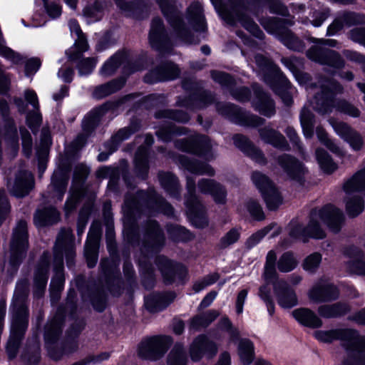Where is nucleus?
Here are the masks:
<instances>
[{"label":"nucleus","instance_id":"1a4fd4ad","mask_svg":"<svg viewBox=\"0 0 365 365\" xmlns=\"http://www.w3.org/2000/svg\"><path fill=\"white\" fill-rule=\"evenodd\" d=\"M170 344V336L153 337L140 344L138 354L144 359L155 360L165 352Z\"/></svg>","mask_w":365,"mask_h":365},{"label":"nucleus","instance_id":"9d476101","mask_svg":"<svg viewBox=\"0 0 365 365\" xmlns=\"http://www.w3.org/2000/svg\"><path fill=\"white\" fill-rule=\"evenodd\" d=\"M34 185L32 174L25 170H20L14 180L8 182V187L12 195L18 197L26 195Z\"/></svg>","mask_w":365,"mask_h":365},{"label":"nucleus","instance_id":"a211bd4d","mask_svg":"<svg viewBox=\"0 0 365 365\" xmlns=\"http://www.w3.org/2000/svg\"><path fill=\"white\" fill-rule=\"evenodd\" d=\"M335 132L347 141L351 147L355 150H359L362 146L361 137L346 123L341 122H331Z\"/></svg>","mask_w":365,"mask_h":365},{"label":"nucleus","instance_id":"2eb2a0df","mask_svg":"<svg viewBox=\"0 0 365 365\" xmlns=\"http://www.w3.org/2000/svg\"><path fill=\"white\" fill-rule=\"evenodd\" d=\"M101 235V230L98 225H92L85 245V256L87 259L89 267H93L97 261V250L98 241Z\"/></svg>","mask_w":365,"mask_h":365},{"label":"nucleus","instance_id":"603ef678","mask_svg":"<svg viewBox=\"0 0 365 365\" xmlns=\"http://www.w3.org/2000/svg\"><path fill=\"white\" fill-rule=\"evenodd\" d=\"M322 261L320 254L315 252L307 257L303 263L304 269L309 272H314L318 268Z\"/></svg>","mask_w":365,"mask_h":365},{"label":"nucleus","instance_id":"8fccbe9b","mask_svg":"<svg viewBox=\"0 0 365 365\" xmlns=\"http://www.w3.org/2000/svg\"><path fill=\"white\" fill-rule=\"evenodd\" d=\"M61 331V322L58 320L54 319L51 321L46 327L45 331V341L46 343L55 339L59 334Z\"/></svg>","mask_w":365,"mask_h":365},{"label":"nucleus","instance_id":"49530a36","mask_svg":"<svg viewBox=\"0 0 365 365\" xmlns=\"http://www.w3.org/2000/svg\"><path fill=\"white\" fill-rule=\"evenodd\" d=\"M297 264V261L290 252L284 253L277 262V267L282 272H289L293 270Z\"/></svg>","mask_w":365,"mask_h":365},{"label":"nucleus","instance_id":"f03ea898","mask_svg":"<svg viewBox=\"0 0 365 365\" xmlns=\"http://www.w3.org/2000/svg\"><path fill=\"white\" fill-rule=\"evenodd\" d=\"M314 336L317 340L326 343L340 339L350 354H353V356L346 360L343 365H365V355L362 354L365 349V336H359L354 330H320L314 332Z\"/></svg>","mask_w":365,"mask_h":365},{"label":"nucleus","instance_id":"69168bd1","mask_svg":"<svg viewBox=\"0 0 365 365\" xmlns=\"http://www.w3.org/2000/svg\"><path fill=\"white\" fill-rule=\"evenodd\" d=\"M10 210V206L4 192H0V225Z\"/></svg>","mask_w":365,"mask_h":365},{"label":"nucleus","instance_id":"e2e57ef3","mask_svg":"<svg viewBox=\"0 0 365 365\" xmlns=\"http://www.w3.org/2000/svg\"><path fill=\"white\" fill-rule=\"evenodd\" d=\"M218 277H219L217 273H213L210 275H208L202 281L196 282L193 286V289L195 292H199L206 287L214 284L218 279Z\"/></svg>","mask_w":365,"mask_h":365},{"label":"nucleus","instance_id":"aec40b11","mask_svg":"<svg viewBox=\"0 0 365 365\" xmlns=\"http://www.w3.org/2000/svg\"><path fill=\"white\" fill-rule=\"evenodd\" d=\"M279 163L289 178L297 181L302 180L305 169L300 162L287 155H284L279 158Z\"/></svg>","mask_w":365,"mask_h":365},{"label":"nucleus","instance_id":"423d86ee","mask_svg":"<svg viewBox=\"0 0 365 365\" xmlns=\"http://www.w3.org/2000/svg\"><path fill=\"white\" fill-rule=\"evenodd\" d=\"M314 42L317 44L307 51L309 58L321 64H328L336 68L343 65V61L338 53L325 47L327 46H335L336 41L334 40L314 38Z\"/></svg>","mask_w":365,"mask_h":365},{"label":"nucleus","instance_id":"4c0bfd02","mask_svg":"<svg viewBox=\"0 0 365 365\" xmlns=\"http://www.w3.org/2000/svg\"><path fill=\"white\" fill-rule=\"evenodd\" d=\"M187 357L183 346L177 344L173 348L168 357V365H186Z\"/></svg>","mask_w":365,"mask_h":365},{"label":"nucleus","instance_id":"f3484780","mask_svg":"<svg viewBox=\"0 0 365 365\" xmlns=\"http://www.w3.org/2000/svg\"><path fill=\"white\" fill-rule=\"evenodd\" d=\"M72 240V230L69 228L62 230L58 234L54 247L55 262L59 264L55 268L57 274L61 273L63 267V250L70 246Z\"/></svg>","mask_w":365,"mask_h":365},{"label":"nucleus","instance_id":"13d9d810","mask_svg":"<svg viewBox=\"0 0 365 365\" xmlns=\"http://www.w3.org/2000/svg\"><path fill=\"white\" fill-rule=\"evenodd\" d=\"M317 135L319 140L324 143L331 151L338 154L341 153L340 148L331 140L327 138V133L322 128L317 129Z\"/></svg>","mask_w":365,"mask_h":365},{"label":"nucleus","instance_id":"4be33fe9","mask_svg":"<svg viewBox=\"0 0 365 365\" xmlns=\"http://www.w3.org/2000/svg\"><path fill=\"white\" fill-rule=\"evenodd\" d=\"M158 2L162 11L166 16L171 25L178 31L179 36L186 42L191 43L192 41L187 37V31L184 28L181 19L176 14H174L173 16H169L168 12L170 10V12H172L173 10L170 0H158Z\"/></svg>","mask_w":365,"mask_h":365},{"label":"nucleus","instance_id":"052dcab7","mask_svg":"<svg viewBox=\"0 0 365 365\" xmlns=\"http://www.w3.org/2000/svg\"><path fill=\"white\" fill-rule=\"evenodd\" d=\"M263 27L269 33L281 34L282 21L276 19L263 20L261 22Z\"/></svg>","mask_w":365,"mask_h":365},{"label":"nucleus","instance_id":"72a5a7b5","mask_svg":"<svg viewBox=\"0 0 365 365\" xmlns=\"http://www.w3.org/2000/svg\"><path fill=\"white\" fill-rule=\"evenodd\" d=\"M274 229L271 237H274L280 233V229L275 224H272L251 235L246 242V246L248 248H252L257 245L262 238L272 230Z\"/></svg>","mask_w":365,"mask_h":365},{"label":"nucleus","instance_id":"a19ab883","mask_svg":"<svg viewBox=\"0 0 365 365\" xmlns=\"http://www.w3.org/2000/svg\"><path fill=\"white\" fill-rule=\"evenodd\" d=\"M300 122L305 138H311L313 135L314 115L307 108L302 110Z\"/></svg>","mask_w":365,"mask_h":365},{"label":"nucleus","instance_id":"5701e85b","mask_svg":"<svg viewBox=\"0 0 365 365\" xmlns=\"http://www.w3.org/2000/svg\"><path fill=\"white\" fill-rule=\"evenodd\" d=\"M48 255L44 253L36 267L34 274V284L35 287L38 289L36 294L41 295L44 288L46 287L48 279Z\"/></svg>","mask_w":365,"mask_h":365},{"label":"nucleus","instance_id":"bb28decb","mask_svg":"<svg viewBox=\"0 0 365 365\" xmlns=\"http://www.w3.org/2000/svg\"><path fill=\"white\" fill-rule=\"evenodd\" d=\"M259 135L265 143L271 144L277 148L286 150L288 148V144L283 135L269 127L259 130Z\"/></svg>","mask_w":365,"mask_h":365},{"label":"nucleus","instance_id":"338daca9","mask_svg":"<svg viewBox=\"0 0 365 365\" xmlns=\"http://www.w3.org/2000/svg\"><path fill=\"white\" fill-rule=\"evenodd\" d=\"M212 78L215 82L219 83L222 86H227L232 81V78L228 74L222 72L213 71L212 73Z\"/></svg>","mask_w":365,"mask_h":365},{"label":"nucleus","instance_id":"cd10ccee","mask_svg":"<svg viewBox=\"0 0 365 365\" xmlns=\"http://www.w3.org/2000/svg\"><path fill=\"white\" fill-rule=\"evenodd\" d=\"M26 100L34 107L35 111L34 113H29L26 116V120L30 128H33L38 126L41 120V115L38 112L39 105L38 97L34 91L26 90L24 93Z\"/></svg>","mask_w":365,"mask_h":365},{"label":"nucleus","instance_id":"3c124183","mask_svg":"<svg viewBox=\"0 0 365 365\" xmlns=\"http://www.w3.org/2000/svg\"><path fill=\"white\" fill-rule=\"evenodd\" d=\"M67 183L68 180L66 178L63 176L58 178L56 173L53 175L51 185L57 192L58 200L63 199V194L66 190Z\"/></svg>","mask_w":365,"mask_h":365},{"label":"nucleus","instance_id":"39448f33","mask_svg":"<svg viewBox=\"0 0 365 365\" xmlns=\"http://www.w3.org/2000/svg\"><path fill=\"white\" fill-rule=\"evenodd\" d=\"M345 192L346 209L347 213L355 217L364 210V202L359 193L365 192V168L356 172L343 185Z\"/></svg>","mask_w":365,"mask_h":365},{"label":"nucleus","instance_id":"412c9836","mask_svg":"<svg viewBox=\"0 0 365 365\" xmlns=\"http://www.w3.org/2000/svg\"><path fill=\"white\" fill-rule=\"evenodd\" d=\"M261 60H264V58L262 56H256L257 63L260 66H262V64L260 62ZM264 66H268L272 71L275 73L277 76H278L281 83L283 84L284 87V90L281 91L279 88H276L275 86H272L273 91L281 96L282 101L284 102L286 105H290L292 103V97L290 96V92L288 91V89L289 88V83L287 81L285 77H284L282 74L279 73L277 68H276V66L273 65V63L271 61L267 59H264Z\"/></svg>","mask_w":365,"mask_h":365},{"label":"nucleus","instance_id":"a878e982","mask_svg":"<svg viewBox=\"0 0 365 365\" xmlns=\"http://www.w3.org/2000/svg\"><path fill=\"white\" fill-rule=\"evenodd\" d=\"M178 146L187 152L204 155H207L212 148L210 140L205 136H197L192 141L186 142L185 145Z\"/></svg>","mask_w":365,"mask_h":365},{"label":"nucleus","instance_id":"6e6d98bb","mask_svg":"<svg viewBox=\"0 0 365 365\" xmlns=\"http://www.w3.org/2000/svg\"><path fill=\"white\" fill-rule=\"evenodd\" d=\"M101 110L102 109L93 110L88 114V115L84 118L83 121V128L84 130L88 131L91 128L96 126L99 120Z\"/></svg>","mask_w":365,"mask_h":365},{"label":"nucleus","instance_id":"bf43d9fd","mask_svg":"<svg viewBox=\"0 0 365 365\" xmlns=\"http://www.w3.org/2000/svg\"><path fill=\"white\" fill-rule=\"evenodd\" d=\"M247 209L250 214L257 220L264 219V213L262 207L256 201L250 200L247 203Z\"/></svg>","mask_w":365,"mask_h":365},{"label":"nucleus","instance_id":"0e129e2a","mask_svg":"<svg viewBox=\"0 0 365 365\" xmlns=\"http://www.w3.org/2000/svg\"><path fill=\"white\" fill-rule=\"evenodd\" d=\"M239 238V232L236 230H231L229 231L220 240V245L222 247H226L235 242Z\"/></svg>","mask_w":365,"mask_h":365},{"label":"nucleus","instance_id":"774afa93","mask_svg":"<svg viewBox=\"0 0 365 365\" xmlns=\"http://www.w3.org/2000/svg\"><path fill=\"white\" fill-rule=\"evenodd\" d=\"M44 6L47 14L51 18L55 19L61 14V6L59 4L55 2L48 3L47 1L44 4Z\"/></svg>","mask_w":365,"mask_h":365},{"label":"nucleus","instance_id":"58836bf2","mask_svg":"<svg viewBox=\"0 0 365 365\" xmlns=\"http://www.w3.org/2000/svg\"><path fill=\"white\" fill-rule=\"evenodd\" d=\"M316 158L321 169L327 173H331L336 170L337 166L331 159L330 156L323 150H316Z\"/></svg>","mask_w":365,"mask_h":365},{"label":"nucleus","instance_id":"ddd939ff","mask_svg":"<svg viewBox=\"0 0 365 365\" xmlns=\"http://www.w3.org/2000/svg\"><path fill=\"white\" fill-rule=\"evenodd\" d=\"M217 351L216 344L203 335L197 336L190 348V357L195 361H199L203 354H206L208 358H212L216 354Z\"/></svg>","mask_w":365,"mask_h":365},{"label":"nucleus","instance_id":"6e6552de","mask_svg":"<svg viewBox=\"0 0 365 365\" xmlns=\"http://www.w3.org/2000/svg\"><path fill=\"white\" fill-rule=\"evenodd\" d=\"M27 223L24 220L18 222L13 235L11 242L10 264L16 267L24 257L28 247L27 243Z\"/></svg>","mask_w":365,"mask_h":365},{"label":"nucleus","instance_id":"b1692460","mask_svg":"<svg viewBox=\"0 0 365 365\" xmlns=\"http://www.w3.org/2000/svg\"><path fill=\"white\" fill-rule=\"evenodd\" d=\"M292 315L299 324L308 327L317 328L322 324L316 314L307 308L296 309L292 312Z\"/></svg>","mask_w":365,"mask_h":365},{"label":"nucleus","instance_id":"393cba45","mask_svg":"<svg viewBox=\"0 0 365 365\" xmlns=\"http://www.w3.org/2000/svg\"><path fill=\"white\" fill-rule=\"evenodd\" d=\"M235 145L245 152L252 159L257 163L262 164L265 163V158L262 152L253 146L243 135H236L233 137Z\"/></svg>","mask_w":365,"mask_h":365},{"label":"nucleus","instance_id":"4468645a","mask_svg":"<svg viewBox=\"0 0 365 365\" xmlns=\"http://www.w3.org/2000/svg\"><path fill=\"white\" fill-rule=\"evenodd\" d=\"M274 290L277 302L284 309H289L297 304V298L295 292L284 280H279L274 283Z\"/></svg>","mask_w":365,"mask_h":365},{"label":"nucleus","instance_id":"4d7b16f0","mask_svg":"<svg viewBox=\"0 0 365 365\" xmlns=\"http://www.w3.org/2000/svg\"><path fill=\"white\" fill-rule=\"evenodd\" d=\"M135 167L142 173H145L148 170V163L146 158V149L140 147L136 153L135 158Z\"/></svg>","mask_w":365,"mask_h":365},{"label":"nucleus","instance_id":"de8ad7c7","mask_svg":"<svg viewBox=\"0 0 365 365\" xmlns=\"http://www.w3.org/2000/svg\"><path fill=\"white\" fill-rule=\"evenodd\" d=\"M282 41L290 49L301 51L304 48L302 42L289 31H285L282 36Z\"/></svg>","mask_w":365,"mask_h":365},{"label":"nucleus","instance_id":"79ce46f5","mask_svg":"<svg viewBox=\"0 0 365 365\" xmlns=\"http://www.w3.org/2000/svg\"><path fill=\"white\" fill-rule=\"evenodd\" d=\"M187 11L190 21L197 25L196 30L205 31V18L202 14L201 6L198 4H192L188 8Z\"/></svg>","mask_w":365,"mask_h":365},{"label":"nucleus","instance_id":"c03bdc74","mask_svg":"<svg viewBox=\"0 0 365 365\" xmlns=\"http://www.w3.org/2000/svg\"><path fill=\"white\" fill-rule=\"evenodd\" d=\"M123 56L116 53L110 58L102 66L100 73L103 76H109L112 75L122 63Z\"/></svg>","mask_w":365,"mask_h":365},{"label":"nucleus","instance_id":"5fc2aeb1","mask_svg":"<svg viewBox=\"0 0 365 365\" xmlns=\"http://www.w3.org/2000/svg\"><path fill=\"white\" fill-rule=\"evenodd\" d=\"M239 21L247 31H249L254 36L258 38L262 37V32L252 20L245 16H242L239 18Z\"/></svg>","mask_w":365,"mask_h":365},{"label":"nucleus","instance_id":"680f3d73","mask_svg":"<svg viewBox=\"0 0 365 365\" xmlns=\"http://www.w3.org/2000/svg\"><path fill=\"white\" fill-rule=\"evenodd\" d=\"M218 277H219L217 273H213L210 275H208L202 281L196 282L193 286V289L195 292H199L206 287L214 284L218 279Z\"/></svg>","mask_w":365,"mask_h":365},{"label":"nucleus","instance_id":"f8f14e48","mask_svg":"<svg viewBox=\"0 0 365 365\" xmlns=\"http://www.w3.org/2000/svg\"><path fill=\"white\" fill-rule=\"evenodd\" d=\"M68 26L71 34H76V39L73 46L66 51V55L69 60L75 61L78 60L82 53L88 49V44L76 20H70Z\"/></svg>","mask_w":365,"mask_h":365},{"label":"nucleus","instance_id":"7c9ffc66","mask_svg":"<svg viewBox=\"0 0 365 365\" xmlns=\"http://www.w3.org/2000/svg\"><path fill=\"white\" fill-rule=\"evenodd\" d=\"M59 213L53 207L38 210L34 216V223L37 227H43L58 220Z\"/></svg>","mask_w":365,"mask_h":365},{"label":"nucleus","instance_id":"09e8293b","mask_svg":"<svg viewBox=\"0 0 365 365\" xmlns=\"http://www.w3.org/2000/svg\"><path fill=\"white\" fill-rule=\"evenodd\" d=\"M103 6L96 2L93 6H86L83 9V15L88 19V23H92L101 19L102 16Z\"/></svg>","mask_w":365,"mask_h":365},{"label":"nucleus","instance_id":"20e7f679","mask_svg":"<svg viewBox=\"0 0 365 365\" xmlns=\"http://www.w3.org/2000/svg\"><path fill=\"white\" fill-rule=\"evenodd\" d=\"M28 325V312L26 305L16 301L12 307L11 335L6 345V352L10 359L17 353L20 341Z\"/></svg>","mask_w":365,"mask_h":365},{"label":"nucleus","instance_id":"9b49d317","mask_svg":"<svg viewBox=\"0 0 365 365\" xmlns=\"http://www.w3.org/2000/svg\"><path fill=\"white\" fill-rule=\"evenodd\" d=\"M338 294L336 287L324 280L317 282L308 292L309 299L314 303L335 299Z\"/></svg>","mask_w":365,"mask_h":365},{"label":"nucleus","instance_id":"c85d7f7f","mask_svg":"<svg viewBox=\"0 0 365 365\" xmlns=\"http://www.w3.org/2000/svg\"><path fill=\"white\" fill-rule=\"evenodd\" d=\"M347 255L353 258L348 263L349 271L356 274L365 275V262L362 259L361 251L356 247H351Z\"/></svg>","mask_w":365,"mask_h":365},{"label":"nucleus","instance_id":"f257e3e1","mask_svg":"<svg viewBox=\"0 0 365 365\" xmlns=\"http://www.w3.org/2000/svg\"><path fill=\"white\" fill-rule=\"evenodd\" d=\"M344 220L342 212L334 206L329 205L320 210H314L310 215L309 221L306 227L296 221L289 224V234L293 240L305 242L308 237L322 239L325 237L321 224L325 223L329 229L337 232Z\"/></svg>","mask_w":365,"mask_h":365},{"label":"nucleus","instance_id":"864d4df0","mask_svg":"<svg viewBox=\"0 0 365 365\" xmlns=\"http://www.w3.org/2000/svg\"><path fill=\"white\" fill-rule=\"evenodd\" d=\"M97 61L93 58H87L81 60L78 65V73L81 76L90 74L96 65Z\"/></svg>","mask_w":365,"mask_h":365},{"label":"nucleus","instance_id":"e433bc0d","mask_svg":"<svg viewBox=\"0 0 365 365\" xmlns=\"http://www.w3.org/2000/svg\"><path fill=\"white\" fill-rule=\"evenodd\" d=\"M254 106L259 113L270 117L274 113V104L273 101L265 93L262 94Z\"/></svg>","mask_w":365,"mask_h":365},{"label":"nucleus","instance_id":"37998d69","mask_svg":"<svg viewBox=\"0 0 365 365\" xmlns=\"http://www.w3.org/2000/svg\"><path fill=\"white\" fill-rule=\"evenodd\" d=\"M182 163L185 168L191 173L198 175L207 174L209 175L214 174L212 168L207 164L190 161L184 158L182 159Z\"/></svg>","mask_w":365,"mask_h":365},{"label":"nucleus","instance_id":"0eeeda50","mask_svg":"<svg viewBox=\"0 0 365 365\" xmlns=\"http://www.w3.org/2000/svg\"><path fill=\"white\" fill-rule=\"evenodd\" d=\"M252 180L262 193L268 209L276 210L282 205V198L280 193L266 175L255 172L252 175Z\"/></svg>","mask_w":365,"mask_h":365},{"label":"nucleus","instance_id":"473e14b6","mask_svg":"<svg viewBox=\"0 0 365 365\" xmlns=\"http://www.w3.org/2000/svg\"><path fill=\"white\" fill-rule=\"evenodd\" d=\"M348 310L349 307L346 304L336 303L332 305L320 306L318 312L322 317L332 318L344 314Z\"/></svg>","mask_w":365,"mask_h":365},{"label":"nucleus","instance_id":"dca6fc26","mask_svg":"<svg viewBox=\"0 0 365 365\" xmlns=\"http://www.w3.org/2000/svg\"><path fill=\"white\" fill-rule=\"evenodd\" d=\"M179 75L178 68L173 63H169L158 68L145 76V81L154 83L158 81L173 80Z\"/></svg>","mask_w":365,"mask_h":365},{"label":"nucleus","instance_id":"c9c22d12","mask_svg":"<svg viewBox=\"0 0 365 365\" xmlns=\"http://www.w3.org/2000/svg\"><path fill=\"white\" fill-rule=\"evenodd\" d=\"M277 259L276 253L271 250L267 253L266 257V262L264 265V279L267 282V283L273 282L277 276V272L275 269V262Z\"/></svg>","mask_w":365,"mask_h":365},{"label":"nucleus","instance_id":"6ab92c4d","mask_svg":"<svg viewBox=\"0 0 365 365\" xmlns=\"http://www.w3.org/2000/svg\"><path fill=\"white\" fill-rule=\"evenodd\" d=\"M198 190L202 193L210 194L217 203L223 204L226 201V191L213 180H201L198 182Z\"/></svg>","mask_w":365,"mask_h":365},{"label":"nucleus","instance_id":"a18cd8bd","mask_svg":"<svg viewBox=\"0 0 365 365\" xmlns=\"http://www.w3.org/2000/svg\"><path fill=\"white\" fill-rule=\"evenodd\" d=\"M218 316L216 311L212 310L202 315L194 317L191 322V327L194 329H199L207 327Z\"/></svg>","mask_w":365,"mask_h":365},{"label":"nucleus","instance_id":"2f4dec72","mask_svg":"<svg viewBox=\"0 0 365 365\" xmlns=\"http://www.w3.org/2000/svg\"><path fill=\"white\" fill-rule=\"evenodd\" d=\"M237 351L240 361L244 365H249L252 362L255 351L254 344L250 340L247 339H241L238 344Z\"/></svg>","mask_w":365,"mask_h":365},{"label":"nucleus","instance_id":"ea45409f","mask_svg":"<svg viewBox=\"0 0 365 365\" xmlns=\"http://www.w3.org/2000/svg\"><path fill=\"white\" fill-rule=\"evenodd\" d=\"M162 186L170 195L177 196L178 194L179 185L177 178L171 173H161L159 175Z\"/></svg>","mask_w":365,"mask_h":365},{"label":"nucleus","instance_id":"f704fd0d","mask_svg":"<svg viewBox=\"0 0 365 365\" xmlns=\"http://www.w3.org/2000/svg\"><path fill=\"white\" fill-rule=\"evenodd\" d=\"M123 79L113 81L110 83L97 87L93 93L96 98H101L119 90L124 85Z\"/></svg>","mask_w":365,"mask_h":365},{"label":"nucleus","instance_id":"c756f323","mask_svg":"<svg viewBox=\"0 0 365 365\" xmlns=\"http://www.w3.org/2000/svg\"><path fill=\"white\" fill-rule=\"evenodd\" d=\"M187 189L188 192V196L186 199V206L188 209V214L190 217H192L193 220L197 217L195 215V212L199 210L201 206L196 198L195 195V180H192L190 177H187Z\"/></svg>","mask_w":365,"mask_h":365},{"label":"nucleus","instance_id":"7ed1b4c3","mask_svg":"<svg viewBox=\"0 0 365 365\" xmlns=\"http://www.w3.org/2000/svg\"><path fill=\"white\" fill-rule=\"evenodd\" d=\"M321 93L314 96L311 104L314 109L321 114L329 113L334 108L336 110L347 114L352 117L359 115L357 108L344 100H336L335 96L342 91L341 86L330 80L320 82Z\"/></svg>","mask_w":365,"mask_h":365}]
</instances>
